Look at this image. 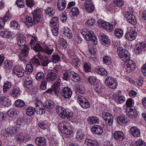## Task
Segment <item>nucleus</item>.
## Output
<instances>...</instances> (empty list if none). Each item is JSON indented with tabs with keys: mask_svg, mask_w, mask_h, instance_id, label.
I'll use <instances>...</instances> for the list:
<instances>
[{
	"mask_svg": "<svg viewBox=\"0 0 146 146\" xmlns=\"http://www.w3.org/2000/svg\"><path fill=\"white\" fill-rule=\"evenodd\" d=\"M35 38L31 39L30 42V44L32 49L35 51H43L47 55H50L54 52V47L50 45L44 46L42 48L40 45L36 42Z\"/></svg>",
	"mask_w": 146,
	"mask_h": 146,
	"instance_id": "1",
	"label": "nucleus"
},
{
	"mask_svg": "<svg viewBox=\"0 0 146 146\" xmlns=\"http://www.w3.org/2000/svg\"><path fill=\"white\" fill-rule=\"evenodd\" d=\"M84 38L87 41H91L94 45L97 44V39L94 33L91 31L81 33Z\"/></svg>",
	"mask_w": 146,
	"mask_h": 146,
	"instance_id": "2",
	"label": "nucleus"
},
{
	"mask_svg": "<svg viewBox=\"0 0 146 146\" xmlns=\"http://www.w3.org/2000/svg\"><path fill=\"white\" fill-rule=\"evenodd\" d=\"M68 123L66 121H63L59 123L58 128L62 133L69 135H70L71 131L68 129Z\"/></svg>",
	"mask_w": 146,
	"mask_h": 146,
	"instance_id": "3",
	"label": "nucleus"
},
{
	"mask_svg": "<svg viewBox=\"0 0 146 146\" xmlns=\"http://www.w3.org/2000/svg\"><path fill=\"white\" fill-rule=\"evenodd\" d=\"M117 52L119 58L124 62H127V61H128L129 58V54L127 50L121 49L120 48L119 50L117 49Z\"/></svg>",
	"mask_w": 146,
	"mask_h": 146,
	"instance_id": "4",
	"label": "nucleus"
},
{
	"mask_svg": "<svg viewBox=\"0 0 146 146\" xmlns=\"http://www.w3.org/2000/svg\"><path fill=\"white\" fill-rule=\"evenodd\" d=\"M77 100L78 102L82 108L87 109L90 107L89 102L84 97L81 96H79L77 98Z\"/></svg>",
	"mask_w": 146,
	"mask_h": 146,
	"instance_id": "5",
	"label": "nucleus"
},
{
	"mask_svg": "<svg viewBox=\"0 0 146 146\" xmlns=\"http://www.w3.org/2000/svg\"><path fill=\"white\" fill-rule=\"evenodd\" d=\"M16 41L17 44L20 48L28 46L26 44V38L23 34H20L17 35Z\"/></svg>",
	"mask_w": 146,
	"mask_h": 146,
	"instance_id": "6",
	"label": "nucleus"
},
{
	"mask_svg": "<svg viewBox=\"0 0 146 146\" xmlns=\"http://www.w3.org/2000/svg\"><path fill=\"white\" fill-rule=\"evenodd\" d=\"M23 48V49H22L21 52L19 54V58L21 61L25 60L26 58L27 57L28 55V50L30 49L29 46Z\"/></svg>",
	"mask_w": 146,
	"mask_h": 146,
	"instance_id": "7",
	"label": "nucleus"
},
{
	"mask_svg": "<svg viewBox=\"0 0 146 146\" xmlns=\"http://www.w3.org/2000/svg\"><path fill=\"white\" fill-rule=\"evenodd\" d=\"M113 99L116 101L117 103L121 104L125 101V99L123 96H118L115 95L114 93L112 92L110 94V98Z\"/></svg>",
	"mask_w": 146,
	"mask_h": 146,
	"instance_id": "8",
	"label": "nucleus"
},
{
	"mask_svg": "<svg viewBox=\"0 0 146 146\" xmlns=\"http://www.w3.org/2000/svg\"><path fill=\"white\" fill-rule=\"evenodd\" d=\"M41 13V11L40 9H36L34 11L33 13L34 23L36 24L40 21Z\"/></svg>",
	"mask_w": 146,
	"mask_h": 146,
	"instance_id": "9",
	"label": "nucleus"
},
{
	"mask_svg": "<svg viewBox=\"0 0 146 146\" xmlns=\"http://www.w3.org/2000/svg\"><path fill=\"white\" fill-rule=\"evenodd\" d=\"M61 92L62 96L66 98H69L72 96V92L71 89L68 87H64L62 88Z\"/></svg>",
	"mask_w": 146,
	"mask_h": 146,
	"instance_id": "10",
	"label": "nucleus"
},
{
	"mask_svg": "<svg viewBox=\"0 0 146 146\" xmlns=\"http://www.w3.org/2000/svg\"><path fill=\"white\" fill-rule=\"evenodd\" d=\"M36 57L38 58L40 60V62L42 66H47L48 63V58L46 56L42 55L40 53L36 55Z\"/></svg>",
	"mask_w": 146,
	"mask_h": 146,
	"instance_id": "11",
	"label": "nucleus"
},
{
	"mask_svg": "<svg viewBox=\"0 0 146 146\" xmlns=\"http://www.w3.org/2000/svg\"><path fill=\"white\" fill-rule=\"evenodd\" d=\"M137 35V33L135 31H131L126 33L125 37L127 40L132 41L135 39Z\"/></svg>",
	"mask_w": 146,
	"mask_h": 146,
	"instance_id": "12",
	"label": "nucleus"
},
{
	"mask_svg": "<svg viewBox=\"0 0 146 146\" xmlns=\"http://www.w3.org/2000/svg\"><path fill=\"white\" fill-rule=\"evenodd\" d=\"M25 72L23 68L20 66H15L13 70V72L18 77H22L24 74Z\"/></svg>",
	"mask_w": 146,
	"mask_h": 146,
	"instance_id": "13",
	"label": "nucleus"
},
{
	"mask_svg": "<svg viewBox=\"0 0 146 146\" xmlns=\"http://www.w3.org/2000/svg\"><path fill=\"white\" fill-rule=\"evenodd\" d=\"M99 39L103 45L108 46L110 45V39L108 36H106L104 34H100L99 36Z\"/></svg>",
	"mask_w": 146,
	"mask_h": 146,
	"instance_id": "14",
	"label": "nucleus"
},
{
	"mask_svg": "<svg viewBox=\"0 0 146 146\" xmlns=\"http://www.w3.org/2000/svg\"><path fill=\"white\" fill-rule=\"evenodd\" d=\"M117 120L120 125L123 126H125L129 123V121L125 117L124 115H121L118 116Z\"/></svg>",
	"mask_w": 146,
	"mask_h": 146,
	"instance_id": "15",
	"label": "nucleus"
},
{
	"mask_svg": "<svg viewBox=\"0 0 146 146\" xmlns=\"http://www.w3.org/2000/svg\"><path fill=\"white\" fill-rule=\"evenodd\" d=\"M91 131L93 133L98 135H101L103 132L102 127L97 125H94L91 128Z\"/></svg>",
	"mask_w": 146,
	"mask_h": 146,
	"instance_id": "16",
	"label": "nucleus"
},
{
	"mask_svg": "<svg viewBox=\"0 0 146 146\" xmlns=\"http://www.w3.org/2000/svg\"><path fill=\"white\" fill-rule=\"evenodd\" d=\"M125 18L127 19V20L129 23L133 25H135L137 23V21L135 17L132 15L129 12H127L125 15Z\"/></svg>",
	"mask_w": 146,
	"mask_h": 146,
	"instance_id": "17",
	"label": "nucleus"
},
{
	"mask_svg": "<svg viewBox=\"0 0 146 146\" xmlns=\"http://www.w3.org/2000/svg\"><path fill=\"white\" fill-rule=\"evenodd\" d=\"M0 103L6 107H8L11 104V100L7 97L2 96L0 97Z\"/></svg>",
	"mask_w": 146,
	"mask_h": 146,
	"instance_id": "18",
	"label": "nucleus"
},
{
	"mask_svg": "<svg viewBox=\"0 0 146 146\" xmlns=\"http://www.w3.org/2000/svg\"><path fill=\"white\" fill-rule=\"evenodd\" d=\"M57 77L56 74L52 72H48L46 76V79L47 82L54 81Z\"/></svg>",
	"mask_w": 146,
	"mask_h": 146,
	"instance_id": "19",
	"label": "nucleus"
},
{
	"mask_svg": "<svg viewBox=\"0 0 146 146\" xmlns=\"http://www.w3.org/2000/svg\"><path fill=\"white\" fill-rule=\"evenodd\" d=\"M35 141L36 144L39 146H44L46 144V139L44 137H37Z\"/></svg>",
	"mask_w": 146,
	"mask_h": 146,
	"instance_id": "20",
	"label": "nucleus"
},
{
	"mask_svg": "<svg viewBox=\"0 0 146 146\" xmlns=\"http://www.w3.org/2000/svg\"><path fill=\"white\" fill-rule=\"evenodd\" d=\"M60 79L59 78L58 81L55 82L52 87V89L54 90L55 94H57L60 90L61 86L60 83Z\"/></svg>",
	"mask_w": 146,
	"mask_h": 146,
	"instance_id": "21",
	"label": "nucleus"
},
{
	"mask_svg": "<svg viewBox=\"0 0 146 146\" xmlns=\"http://www.w3.org/2000/svg\"><path fill=\"white\" fill-rule=\"evenodd\" d=\"M18 129L16 126L11 127L5 129L6 133L11 136L13 134H17V133Z\"/></svg>",
	"mask_w": 146,
	"mask_h": 146,
	"instance_id": "22",
	"label": "nucleus"
},
{
	"mask_svg": "<svg viewBox=\"0 0 146 146\" xmlns=\"http://www.w3.org/2000/svg\"><path fill=\"white\" fill-rule=\"evenodd\" d=\"M112 137L113 138L115 139L122 141L124 138V134L121 131H116L113 134Z\"/></svg>",
	"mask_w": 146,
	"mask_h": 146,
	"instance_id": "23",
	"label": "nucleus"
},
{
	"mask_svg": "<svg viewBox=\"0 0 146 146\" xmlns=\"http://www.w3.org/2000/svg\"><path fill=\"white\" fill-rule=\"evenodd\" d=\"M43 104H44L39 100L37 101L35 103V109H39V112L41 114H44L45 112V110L43 108Z\"/></svg>",
	"mask_w": 146,
	"mask_h": 146,
	"instance_id": "24",
	"label": "nucleus"
},
{
	"mask_svg": "<svg viewBox=\"0 0 146 146\" xmlns=\"http://www.w3.org/2000/svg\"><path fill=\"white\" fill-rule=\"evenodd\" d=\"M98 25L103 27L104 29L108 31H110V23L101 19L97 21Z\"/></svg>",
	"mask_w": 146,
	"mask_h": 146,
	"instance_id": "25",
	"label": "nucleus"
},
{
	"mask_svg": "<svg viewBox=\"0 0 146 146\" xmlns=\"http://www.w3.org/2000/svg\"><path fill=\"white\" fill-rule=\"evenodd\" d=\"M130 132L133 136L135 137H138L140 136L141 133L140 130L137 127H132L130 128Z\"/></svg>",
	"mask_w": 146,
	"mask_h": 146,
	"instance_id": "26",
	"label": "nucleus"
},
{
	"mask_svg": "<svg viewBox=\"0 0 146 146\" xmlns=\"http://www.w3.org/2000/svg\"><path fill=\"white\" fill-rule=\"evenodd\" d=\"M146 44L143 42H140L139 44H137L136 46V48L135 50V52L136 54H138L142 52L143 49L144 48Z\"/></svg>",
	"mask_w": 146,
	"mask_h": 146,
	"instance_id": "27",
	"label": "nucleus"
},
{
	"mask_svg": "<svg viewBox=\"0 0 146 146\" xmlns=\"http://www.w3.org/2000/svg\"><path fill=\"white\" fill-rule=\"evenodd\" d=\"M126 111L127 115L130 117L135 118L137 116V112L135 110L129 108L128 110V109L127 108Z\"/></svg>",
	"mask_w": 146,
	"mask_h": 146,
	"instance_id": "28",
	"label": "nucleus"
},
{
	"mask_svg": "<svg viewBox=\"0 0 146 146\" xmlns=\"http://www.w3.org/2000/svg\"><path fill=\"white\" fill-rule=\"evenodd\" d=\"M128 63L126 64V66L127 69H128L127 71L129 72H130V70L129 68L131 70H134L135 68V62L129 59L127 61Z\"/></svg>",
	"mask_w": 146,
	"mask_h": 146,
	"instance_id": "29",
	"label": "nucleus"
},
{
	"mask_svg": "<svg viewBox=\"0 0 146 146\" xmlns=\"http://www.w3.org/2000/svg\"><path fill=\"white\" fill-rule=\"evenodd\" d=\"M96 72L100 75L106 76H107L108 72L107 70L104 68L100 67L96 68Z\"/></svg>",
	"mask_w": 146,
	"mask_h": 146,
	"instance_id": "30",
	"label": "nucleus"
},
{
	"mask_svg": "<svg viewBox=\"0 0 146 146\" xmlns=\"http://www.w3.org/2000/svg\"><path fill=\"white\" fill-rule=\"evenodd\" d=\"M88 123L90 125L98 123L99 122L98 118L95 116L89 117L87 119Z\"/></svg>",
	"mask_w": 146,
	"mask_h": 146,
	"instance_id": "31",
	"label": "nucleus"
},
{
	"mask_svg": "<svg viewBox=\"0 0 146 146\" xmlns=\"http://www.w3.org/2000/svg\"><path fill=\"white\" fill-rule=\"evenodd\" d=\"M65 28V29L61 31V32L64 34L65 36L67 38L69 39L71 38L72 37V34L71 31L67 27Z\"/></svg>",
	"mask_w": 146,
	"mask_h": 146,
	"instance_id": "32",
	"label": "nucleus"
},
{
	"mask_svg": "<svg viewBox=\"0 0 146 146\" xmlns=\"http://www.w3.org/2000/svg\"><path fill=\"white\" fill-rule=\"evenodd\" d=\"M43 107L45 110H46L48 111L54 108V104L52 102L48 101L44 104Z\"/></svg>",
	"mask_w": 146,
	"mask_h": 146,
	"instance_id": "33",
	"label": "nucleus"
},
{
	"mask_svg": "<svg viewBox=\"0 0 146 146\" xmlns=\"http://www.w3.org/2000/svg\"><path fill=\"white\" fill-rule=\"evenodd\" d=\"M20 90L19 88H13L10 92L9 95L13 98H16L20 95Z\"/></svg>",
	"mask_w": 146,
	"mask_h": 146,
	"instance_id": "34",
	"label": "nucleus"
},
{
	"mask_svg": "<svg viewBox=\"0 0 146 146\" xmlns=\"http://www.w3.org/2000/svg\"><path fill=\"white\" fill-rule=\"evenodd\" d=\"M66 6V2L64 0H59L57 3V7L60 11L63 10Z\"/></svg>",
	"mask_w": 146,
	"mask_h": 146,
	"instance_id": "35",
	"label": "nucleus"
},
{
	"mask_svg": "<svg viewBox=\"0 0 146 146\" xmlns=\"http://www.w3.org/2000/svg\"><path fill=\"white\" fill-rule=\"evenodd\" d=\"M88 81L92 85H96L99 84L98 80L95 76H89L88 78Z\"/></svg>",
	"mask_w": 146,
	"mask_h": 146,
	"instance_id": "36",
	"label": "nucleus"
},
{
	"mask_svg": "<svg viewBox=\"0 0 146 146\" xmlns=\"http://www.w3.org/2000/svg\"><path fill=\"white\" fill-rule=\"evenodd\" d=\"M71 71L67 70L63 73L62 78L66 81H69L71 78Z\"/></svg>",
	"mask_w": 146,
	"mask_h": 146,
	"instance_id": "37",
	"label": "nucleus"
},
{
	"mask_svg": "<svg viewBox=\"0 0 146 146\" xmlns=\"http://www.w3.org/2000/svg\"><path fill=\"white\" fill-rule=\"evenodd\" d=\"M85 144L88 146H97L98 142L95 140L86 139L85 140Z\"/></svg>",
	"mask_w": 146,
	"mask_h": 146,
	"instance_id": "38",
	"label": "nucleus"
},
{
	"mask_svg": "<svg viewBox=\"0 0 146 146\" xmlns=\"http://www.w3.org/2000/svg\"><path fill=\"white\" fill-rule=\"evenodd\" d=\"M75 86L77 91L79 93L82 94L85 93V89L84 86L80 84H76Z\"/></svg>",
	"mask_w": 146,
	"mask_h": 146,
	"instance_id": "39",
	"label": "nucleus"
},
{
	"mask_svg": "<svg viewBox=\"0 0 146 146\" xmlns=\"http://www.w3.org/2000/svg\"><path fill=\"white\" fill-rule=\"evenodd\" d=\"M11 19V17L7 14L3 17L0 18V27H3L5 25V22L9 19Z\"/></svg>",
	"mask_w": 146,
	"mask_h": 146,
	"instance_id": "40",
	"label": "nucleus"
},
{
	"mask_svg": "<svg viewBox=\"0 0 146 146\" xmlns=\"http://www.w3.org/2000/svg\"><path fill=\"white\" fill-rule=\"evenodd\" d=\"M83 70L85 72L91 71V68L90 64L89 62H84L83 64Z\"/></svg>",
	"mask_w": 146,
	"mask_h": 146,
	"instance_id": "41",
	"label": "nucleus"
},
{
	"mask_svg": "<svg viewBox=\"0 0 146 146\" xmlns=\"http://www.w3.org/2000/svg\"><path fill=\"white\" fill-rule=\"evenodd\" d=\"M35 109L33 107H29L25 109L26 114L29 116H31L35 113Z\"/></svg>",
	"mask_w": 146,
	"mask_h": 146,
	"instance_id": "42",
	"label": "nucleus"
},
{
	"mask_svg": "<svg viewBox=\"0 0 146 146\" xmlns=\"http://www.w3.org/2000/svg\"><path fill=\"white\" fill-rule=\"evenodd\" d=\"M11 87V84L10 82L7 81L4 84L3 87V91L4 93H5L8 91Z\"/></svg>",
	"mask_w": 146,
	"mask_h": 146,
	"instance_id": "43",
	"label": "nucleus"
},
{
	"mask_svg": "<svg viewBox=\"0 0 146 146\" xmlns=\"http://www.w3.org/2000/svg\"><path fill=\"white\" fill-rule=\"evenodd\" d=\"M84 136V133L82 129L78 130L76 132V137L80 140L83 139Z\"/></svg>",
	"mask_w": 146,
	"mask_h": 146,
	"instance_id": "44",
	"label": "nucleus"
},
{
	"mask_svg": "<svg viewBox=\"0 0 146 146\" xmlns=\"http://www.w3.org/2000/svg\"><path fill=\"white\" fill-rule=\"evenodd\" d=\"M45 12L46 14L48 15L49 16H52L55 13V10L53 7H49L45 10Z\"/></svg>",
	"mask_w": 146,
	"mask_h": 146,
	"instance_id": "45",
	"label": "nucleus"
},
{
	"mask_svg": "<svg viewBox=\"0 0 146 146\" xmlns=\"http://www.w3.org/2000/svg\"><path fill=\"white\" fill-rule=\"evenodd\" d=\"M25 24L28 27H31L32 26L34 23L31 17L27 16L25 17Z\"/></svg>",
	"mask_w": 146,
	"mask_h": 146,
	"instance_id": "46",
	"label": "nucleus"
},
{
	"mask_svg": "<svg viewBox=\"0 0 146 146\" xmlns=\"http://www.w3.org/2000/svg\"><path fill=\"white\" fill-rule=\"evenodd\" d=\"M71 76H72L75 82H80L81 81V79L79 75L73 71H71Z\"/></svg>",
	"mask_w": 146,
	"mask_h": 146,
	"instance_id": "47",
	"label": "nucleus"
},
{
	"mask_svg": "<svg viewBox=\"0 0 146 146\" xmlns=\"http://www.w3.org/2000/svg\"><path fill=\"white\" fill-rule=\"evenodd\" d=\"M33 66L31 64H27L26 67L25 73L27 74H30L33 71Z\"/></svg>",
	"mask_w": 146,
	"mask_h": 146,
	"instance_id": "48",
	"label": "nucleus"
},
{
	"mask_svg": "<svg viewBox=\"0 0 146 146\" xmlns=\"http://www.w3.org/2000/svg\"><path fill=\"white\" fill-rule=\"evenodd\" d=\"M102 116L105 123L108 125L110 123V113L106 112H103Z\"/></svg>",
	"mask_w": 146,
	"mask_h": 146,
	"instance_id": "49",
	"label": "nucleus"
},
{
	"mask_svg": "<svg viewBox=\"0 0 146 146\" xmlns=\"http://www.w3.org/2000/svg\"><path fill=\"white\" fill-rule=\"evenodd\" d=\"M18 111L15 109H11L7 112V114L9 116L12 117L13 116L17 115Z\"/></svg>",
	"mask_w": 146,
	"mask_h": 146,
	"instance_id": "50",
	"label": "nucleus"
},
{
	"mask_svg": "<svg viewBox=\"0 0 146 146\" xmlns=\"http://www.w3.org/2000/svg\"><path fill=\"white\" fill-rule=\"evenodd\" d=\"M14 105L16 107L22 108L25 106V103L23 100L19 99L15 101Z\"/></svg>",
	"mask_w": 146,
	"mask_h": 146,
	"instance_id": "51",
	"label": "nucleus"
},
{
	"mask_svg": "<svg viewBox=\"0 0 146 146\" xmlns=\"http://www.w3.org/2000/svg\"><path fill=\"white\" fill-rule=\"evenodd\" d=\"M63 110L62 111V113L60 115V117L64 119L66 117L67 119L68 116H69L70 112H69L67 110L65 109L64 108L63 109Z\"/></svg>",
	"mask_w": 146,
	"mask_h": 146,
	"instance_id": "52",
	"label": "nucleus"
},
{
	"mask_svg": "<svg viewBox=\"0 0 146 146\" xmlns=\"http://www.w3.org/2000/svg\"><path fill=\"white\" fill-rule=\"evenodd\" d=\"M115 35L118 38L121 37L123 35V31L121 29H116L114 31Z\"/></svg>",
	"mask_w": 146,
	"mask_h": 146,
	"instance_id": "53",
	"label": "nucleus"
},
{
	"mask_svg": "<svg viewBox=\"0 0 146 146\" xmlns=\"http://www.w3.org/2000/svg\"><path fill=\"white\" fill-rule=\"evenodd\" d=\"M51 61L53 63H56L60 59V56L56 53L53 54L51 58Z\"/></svg>",
	"mask_w": 146,
	"mask_h": 146,
	"instance_id": "54",
	"label": "nucleus"
},
{
	"mask_svg": "<svg viewBox=\"0 0 146 146\" xmlns=\"http://www.w3.org/2000/svg\"><path fill=\"white\" fill-rule=\"evenodd\" d=\"M35 77L36 80L38 81L44 80V74L42 72H37L36 74Z\"/></svg>",
	"mask_w": 146,
	"mask_h": 146,
	"instance_id": "55",
	"label": "nucleus"
},
{
	"mask_svg": "<svg viewBox=\"0 0 146 146\" xmlns=\"http://www.w3.org/2000/svg\"><path fill=\"white\" fill-rule=\"evenodd\" d=\"M117 84L116 81L113 78L110 77V88L115 89L116 88Z\"/></svg>",
	"mask_w": 146,
	"mask_h": 146,
	"instance_id": "56",
	"label": "nucleus"
},
{
	"mask_svg": "<svg viewBox=\"0 0 146 146\" xmlns=\"http://www.w3.org/2000/svg\"><path fill=\"white\" fill-rule=\"evenodd\" d=\"M25 78L24 83L26 85L30 86L32 84L33 79L30 77L27 76H26Z\"/></svg>",
	"mask_w": 146,
	"mask_h": 146,
	"instance_id": "57",
	"label": "nucleus"
},
{
	"mask_svg": "<svg viewBox=\"0 0 146 146\" xmlns=\"http://www.w3.org/2000/svg\"><path fill=\"white\" fill-rule=\"evenodd\" d=\"M58 19L57 17H53L51 20L50 22V25L53 27L55 26H57L58 23Z\"/></svg>",
	"mask_w": 146,
	"mask_h": 146,
	"instance_id": "58",
	"label": "nucleus"
},
{
	"mask_svg": "<svg viewBox=\"0 0 146 146\" xmlns=\"http://www.w3.org/2000/svg\"><path fill=\"white\" fill-rule=\"evenodd\" d=\"M59 44L64 48H66L67 43L66 41L62 38H60L58 41Z\"/></svg>",
	"mask_w": 146,
	"mask_h": 146,
	"instance_id": "59",
	"label": "nucleus"
},
{
	"mask_svg": "<svg viewBox=\"0 0 146 146\" xmlns=\"http://www.w3.org/2000/svg\"><path fill=\"white\" fill-rule=\"evenodd\" d=\"M85 7L86 11L90 13H92L94 8V5H85Z\"/></svg>",
	"mask_w": 146,
	"mask_h": 146,
	"instance_id": "60",
	"label": "nucleus"
},
{
	"mask_svg": "<svg viewBox=\"0 0 146 146\" xmlns=\"http://www.w3.org/2000/svg\"><path fill=\"white\" fill-rule=\"evenodd\" d=\"M70 11L73 16H76L80 13L78 9L76 7H73L70 10Z\"/></svg>",
	"mask_w": 146,
	"mask_h": 146,
	"instance_id": "61",
	"label": "nucleus"
},
{
	"mask_svg": "<svg viewBox=\"0 0 146 146\" xmlns=\"http://www.w3.org/2000/svg\"><path fill=\"white\" fill-rule=\"evenodd\" d=\"M37 57L35 56V57L33 59H32L31 60V63L32 64L37 66L38 65L40 64V61L38 59L36 58Z\"/></svg>",
	"mask_w": 146,
	"mask_h": 146,
	"instance_id": "62",
	"label": "nucleus"
},
{
	"mask_svg": "<svg viewBox=\"0 0 146 146\" xmlns=\"http://www.w3.org/2000/svg\"><path fill=\"white\" fill-rule=\"evenodd\" d=\"M114 4L117 6L120 7L124 4V2L123 0H112Z\"/></svg>",
	"mask_w": 146,
	"mask_h": 146,
	"instance_id": "63",
	"label": "nucleus"
},
{
	"mask_svg": "<svg viewBox=\"0 0 146 146\" xmlns=\"http://www.w3.org/2000/svg\"><path fill=\"white\" fill-rule=\"evenodd\" d=\"M47 81L45 80H42L41 81L40 85V88L42 90H45L46 89Z\"/></svg>",
	"mask_w": 146,
	"mask_h": 146,
	"instance_id": "64",
	"label": "nucleus"
}]
</instances>
